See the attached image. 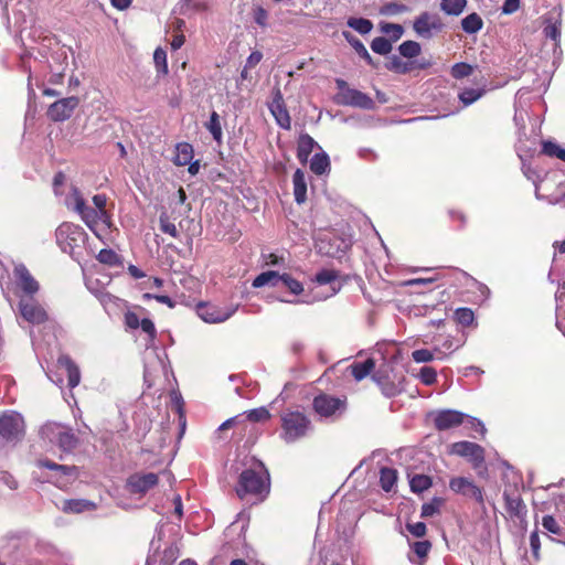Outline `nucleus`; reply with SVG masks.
<instances>
[{"label": "nucleus", "mask_w": 565, "mask_h": 565, "mask_svg": "<svg viewBox=\"0 0 565 565\" xmlns=\"http://www.w3.org/2000/svg\"><path fill=\"white\" fill-rule=\"evenodd\" d=\"M139 328L142 330V332L146 333L145 347L146 348L153 347V342H154V339L157 335V330H156L153 321L149 318H143V319H141Z\"/></svg>", "instance_id": "obj_44"}, {"label": "nucleus", "mask_w": 565, "mask_h": 565, "mask_svg": "<svg viewBox=\"0 0 565 565\" xmlns=\"http://www.w3.org/2000/svg\"><path fill=\"white\" fill-rule=\"evenodd\" d=\"M556 300V326L565 335V280L555 294Z\"/></svg>", "instance_id": "obj_30"}, {"label": "nucleus", "mask_w": 565, "mask_h": 565, "mask_svg": "<svg viewBox=\"0 0 565 565\" xmlns=\"http://www.w3.org/2000/svg\"><path fill=\"white\" fill-rule=\"evenodd\" d=\"M78 439L68 427H64L56 446L63 451H72L77 446Z\"/></svg>", "instance_id": "obj_38"}, {"label": "nucleus", "mask_w": 565, "mask_h": 565, "mask_svg": "<svg viewBox=\"0 0 565 565\" xmlns=\"http://www.w3.org/2000/svg\"><path fill=\"white\" fill-rule=\"evenodd\" d=\"M467 6V0H441L440 9L448 15H459Z\"/></svg>", "instance_id": "obj_42"}, {"label": "nucleus", "mask_w": 565, "mask_h": 565, "mask_svg": "<svg viewBox=\"0 0 565 565\" xmlns=\"http://www.w3.org/2000/svg\"><path fill=\"white\" fill-rule=\"evenodd\" d=\"M381 31L391 36L392 41H397L402 38L404 29L401 24L382 23Z\"/></svg>", "instance_id": "obj_56"}, {"label": "nucleus", "mask_w": 565, "mask_h": 565, "mask_svg": "<svg viewBox=\"0 0 565 565\" xmlns=\"http://www.w3.org/2000/svg\"><path fill=\"white\" fill-rule=\"evenodd\" d=\"M412 359L416 363H428L435 360V353L428 349H418L412 352Z\"/></svg>", "instance_id": "obj_59"}, {"label": "nucleus", "mask_w": 565, "mask_h": 565, "mask_svg": "<svg viewBox=\"0 0 565 565\" xmlns=\"http://www.w3.org/2000/svg\"><path fill=\"white\" fill-rule=\"evenodd\" d=\"M338 278V273L333 269H322L317 273L315 280L319 285H328L333 282Z\"/></svg>", "instance_id": "obj_60"}, {"label": "nucleus", "mask_w": 565, "mask_h": 565, "mask_svg": "<svg viewBox=\"0 0 565 565\" xmlns=\"http://www.w3.org/2000/svg\"><path fill=\"white\" fill-rule=\"evenodd\" d=\"M253 18H254L255 23L257 25H259L260 28L265 29L268 26L269 14H268V11L266 9H264L263 7L255 6L253 8Z\"/></svg>", "instance_id": "obj_58"}, {"label": "nucleus", "mask_w": 565, "mask_h": 565, "mask_svg": "<svg viewBox=\"0 0 565 565\" xmlns=\"http://www.w3.org/2000/svg\"><path fill=\"white\" fill-rule=\"evenodd\" d=\"M312 408L321 419L334 422L347 412V396H334L327 393H319L313 397Z\"/></svg>", "instance_id": "obj_3"}, {"label": "nucleus", "mask_w": 565, "mask_h": 565, "mask_svg": "<svg viewBox=\"0 0 565 565\" xmlns=\"http://www.w3.org/2000/svg\"><path fill=\"white\" fill-rule=\"evenodd\" d=\"M280 287L287 288L292 295H300L303 291L302 284L286 273L281 274Z\"/></svg>", "instance_id": "obj_51"}, {"label": "nucleus", "mask_w": 565, "mask_h": 565, "mask_svg": "<svg viewBox=\"0 0 565 565\" xmlns=\"http://www.w3.org/2000/svg\"><path fill=\"white\" fill-rule=\"evenodd\" d=\"M18 309L20 316L32 324H41L49 319L45 308L34 297H20Z\"/></svg>", "instance_id": "obj_10"}, {"label": "nucleus", "mask_w": 565, "mask_h": 565, "mask_svg": "<svg viewBox=\"0 0 565 565\" xmlns=\"http://www.w3.org/2000/svg\"><path fill=\"white\" fill-rule=\"evenodd\" d=\"M444 500L441 498H434L430 502L424 503L422 505L420 515L423 518H429L439 512L440 507L443 505Z\"/></svg>", "instance_id": "obj_55"}, {"label": "nucleus", "mask_w": 565, "mask_h": 565, "mask_svg": "<svg viewBox=\"0 0 565 565\" xmlns=\"http://www.w3.org/2000/svg\"><path fill=\"white\" fill-rule=\"evenodd\" d=\"M294 195L298 204H302L307 200V182L302 170L297 169L292 175Z\"/></svg>", "instance_id": "obj_28"}, {"label": "nucleus", "mask_w": 565, "mask_h": 565, "mask_svg": "<svg viewBox=\"0 0 565 565\" xmlns=\"http://www.w3.org/2000/svg\"><path fill=\"white\" fill-rule=\"evenodd\" d=\"M561 11L557 9L550 11L544 18L543 33L545 38L551 39L557 43L561 39Z\"/></svg>", "instance_id": "obj_22"}, {"label": "nucleus", "mask_w": 565, "mask_h": 565, "mask_svg": "<svg viewBox=\"0 0 565 565\" xmlns=\"http://www.w3.org/2000/svg\"><path fill=\"white\" fill-rule=\"evenodd\" d=\"M97 259L99 263L108 266H117L121 264L120 256L113 249H102L97 255Z\"/></svg>", "instance_id": "obj_52"}, {"label": "nucleus", "mask_w": 565, "mask_h": 565, "mask_svg": "<svg viewBox=\"0 0 565 565\" xmlns=\"http://www.w3.org/2000/svg\"><path fill=\"white\" fill-rule=\"evenodd\" d=\"M61 509L65 513H82L95 510L96 504L93 501L85 499H70L63 502Z\"/></svg>", "instance_id": "obj_29"}, {"label": "nucleus", "mask_w": 565, "mask_h": 565, "mask_svg": "<svg viewBox=\"0 0 565 565\" xmlns=\"http://www.w3.org/2000/svg\"><path fill=\"white\" fill-rule=\"evenodd\" d=\"M467 414L456 409H441L434 415V425L438 430H448L465 423Z\"/></svg>", "instance_id": "obj_16"}, {"label": "nucleus", "mask_w": 565, "mask_h": 565, "mask_svg": "<svg viewBox=\"0 0 565 565\" xmlns=\"http://www.w3.org/2000/svg\"><path fill=\"white\" fill-rule=\"evenodd\" d=\"M444 28L440 17L428 11L422 12L413 23L415 33L423 39H431L435 33Z\"/></svg>", "instance_id": "obj_11"}, {"label": "nucleus", "mask_w": 565, "mask_h": 565, "mask_svg": "<svg viewBox=\"0 0 565 565\" xmlns=\"http://www.w3.org/2000/svg\"><path fill=\"white\" fill-rule=\"evenodd\" d=\"M375 367L373 359H366L363 362H353L347 367V372L350 373L356 382L364 380Z\"/></svg>", "instance_id": "obj_27"}, {"label": "nucleus", "mask_w": 565, "mask_h": 565, "mask_svg": "<svg viewBox=\"0 0 565 565\" xmlns=\"http://www.w3.org/2000/svg\"><path fill=\"white\" fill-rule=\"evenodd\" d=\"M56 243L63 253L71 256L76 254L86 239V233L82 226L64 222L55 231Z\"/></svg>", "instance_id": "obj_4"}, {"label": "nucleus", "mask_w": 565, "mask_h": 565, "mask_svg": "<svg viewBox=\"0 0 565 565\" xmlns=\"http://www.w3.org/2000/svg\"><path fill=\"white\" fill-rule=\"evenodd\" d=\"M431 486V479L425 475H415L409 479L411 490L415 493H420Z\"/></svg>", "instance_id": "obj_45"}, {"label": "nucleus", "mask_w": 565, "mask_h": 565, "mask_svg": "<svg viewBox=\"0 0 565 565\" xmlns=\"http://www.w3.org/2000/svg\"><path fill=\"white\" fill-rule=\"evenodd\" d=\"M24 435V422L17 412H4L0 415V438L8 443H17Z\"/></svg>", "instance_id": "obj_8"}, {"label": "nucleus", "mask_w": 565, "mask_h": 565, "mask_svg": "<svg viewBox=\"0 0 565 565\" xmlns=\"http://www.w3.org/2000/svg\"><path fill=\"white\" fill-rule=\"evenodd\" d=\"M269 110L271 115L275 117V120L280 128L286 130L290 129L291 119L285 106L282 94L279 89L276 90L273 100L269 104Z\"/></svg>", "instance_id": "obj_20"}, {"label": "nucleus", "mask_w": 565, "mask_h": 565, "mask_svg": "<svg viewBox=\"0 0 565 565\" xmlns=\"http://www.w3.org/2000/svg\"><path fill=\"white\" fill-rule=\"evenodd\" d=\"M449 488L456 493L475 499L481 505L484 503L482 489L465 477L452 478Z\"/></svg>", "instance_id": "obj_13"}, {"label": "nucleus", "mask_w": 565, "mask_h": 565, "mask_svg": "<svg viewBox=\"0 0 565 565\" xmlns=\"http://www.w3.org/2000/svg\"><path fill=\"white\" fill-rule=\"evenodd\" d=\"M270 418V413L266 407H258L247 413V419L254 423L265 422Z\"/></svg>", "instance_id": "obj_61"}, {"label": "nucleus", "mask_w": 565, "mask_h": 565, "mask_svg": "<svg viewBox=\"0 0 565 565\" xmlns=\"http://www.w3.org/2000/svg\"><path fill=\"white\" fill-rule=\"evenodd\" d=\"M347 24L362 35L369 34L373 29L372 21L364 18H349Z\"/></svg>", "instance_id": "obj_43"}, {"label": "nucleus", "mask_w": 565, "mask_h": 565, "mask_svg": "<svg viewBox=\"0 0 565 565\" xmlns=\"http://www.w3.org/2000/svg\"><path fill=\"white\" fill-rule=\"evenodd\" d=\"M316 147H319L315 139L308 134L300 135L297 148V158L300 162L308 161L309 156Z\"/></svg>", "instance_id": "obj_31"}, {"label": "nucleus", "mask_w": 565, "mask_h": 565, "mask_svg": "<svg viewBox=\"0 0 565 565\" xmlns=\"http://www.w3.org/2000/svg\"><path fill=\"white\" fill-rule=\"evenodd\" d=\"M64 204L68 210L76 212L83 221V215L86 213L87 204L77 186H71L70 192L65 196Z\"/></svg>", "instance_id": "obj_24"}, {"label": "nucleus", "mask_w": 565, "mask_h": 565, "mask_svg": "<svg viewBox=\"0 0 565 565\" xmlns=\"http://www.w3.org/2000/svg\"><path fill=\"white\" fill-rule=\"evenodd\" d=\"M483 26V21L478 13H470L461 20V28L468 34L479 32Z\"/></svg>", "instance_id": "obj_39"}, {"label": "nucleus", "mask_w": 565, "mask_h": 565, "mask_svg": "<svg viewBox=\"0 0 565 565\" xmlns=\"http://www.w3.org/2000/svg\"><path fill=\"white\" fill-rule=\"evenodd\" d=\"M160 231L164 234L170 235L173 238L179 237V231L174 223H172L166 212H162L159 216Z\"/></svg>", "instance_id": "obj_50"}, {"label": "nucleus", "mask_w": 565, "mask_h": 565, "mask_svg": "<svg viewBox=\"0 0 565 565\" xmlns=\"http://www.w3.org/2000/svg\"><path fill=\"white\" fill-rule=\"evenodd\" d=\"M280 279H281V275L278 271L267 270V271H263L258 276H256L252 282V286L254 288H262L265 286L279 288Z\"/></svg>", "instance_id": "obj_32"}, {"label": "nucleus", "mask_w": 565, "mask_h": 565, "mask_svg": "<svg viewBox=\"0 0 565 565\" xmlns=\"http://www.w3.org/2000/svg\"><path fill=\"white\" fill-rule=\"evenodd\" d=\"M542 526L553 541L565 544V495L556 502L554 514L543 516Z\"/></svg>", "instance_id": "obj_7"}, {"label": "nucleus", "mask_w": 565, "mask_h": 565, "mask_svg": "<svg viewBox=\"0 0 565 565\" xmlns=\"http://www.w3.org/2000/svg\"><path fill=\"white\" fill-rule=\"evenodd\" d=\"M455 318L461 326L469 327L473 323L475 313L470 308H458L455 311Z\"/></svg>", "instance_id": "obj_54"}, {"label": "nucleus", "mask_w": 565, "mask_h": 565, "mask_svg": "<svg viewBox=\"0 0 565 565\" xmlns=\"http://www.w3.org/2000/svg\"><path fill=\"white\" fill-rule=\"evenodd\" d=\"M417 377L424 385L430 386L437 382V371L431 366H423L419 370Z\"/></svg>", "instance_id": "obj_53"}, {"label": "nucleus", "mask_w": 565, "mask_h": 565, "mask_svg": "<svg viewBox=\"0 0 565 565\" xmlns=\"http://www.w3.org/2000/svg\"><path fill=\"white\" fill-rule=\"evenodd\" d=\"M409 533L416 537H423L426 534L427 527L424 522L408 523L406 525Z\"/></svg>", "instance_id": "obj_64"}, {"label": "nucleus", "mask_w": 565, "mask_h": 565, "mask_svg": "<svg viewBox=\"0 0 565 565\" xmlns=\"http://www.w3.org/2000/svg\"><path fill=\"white\" fill-rule=\"evenodd\" d=\"M92 201L94 207L87 205L86 213L83 215V222L96 236H99L96 230L98 224H104L106 227L111 225L110 215L106 210L107 196L105 194H95Z\"/></svg>", "instance_id": "obj_6"}, {"label": "nucleus", "mask_w": 565, "mask_h": 565, "mask_svg": "<svg viewBox=\"0 0 565 565\" xmlns=\"http://www.w3.org/2000/svg\"><path fill=\"white\" fill-rule=\"evenodd\" d=\"M542 152L545 156H548L551 158H557L565 162V149L561 148L557 143L553 141H543L542 143Z\"/></svg>", "instance_id": "obj_46"}, {"label": "nucleus", "mask_w": 565, "mask_h": 565, "mask_svg": "<svg viewBox=\"0 0 565 565\" xmlns=\"http://www.w3.org/2000/svg\"><path fill=\"white\" fill-rule=\"evenodd\" d=\"M342 35L345 39V41L354 49L355 53L361 58H363L367 65H370L374 68L377 67V64L374 62L373 57L370 55L365 45L355 35H353L349 31H343Z\"/></svg>", "instance_id": "obj_25"}, {"label": "nucleus", "mask_w": 565, "mask_h": 565, "mask_svg": "<svg viewBox=\"0 0 565 565\" xmlns=\"http://www.w3.org/2000/svg\"><path fill=\"white\" fill-rule=\"evenodd\" d=\"M235 311L236 307L227 309L207 305L198 307L199 317L206 323H222L230 319Z\"/></svg>", "instance_id": "obj_19"}, {"label": "nucleus", "mask_w": 565, "mask_h": 565, "mask_svg": "<svg viewBox=\"0 0 565 565\" xmlns=\"http://www.w3.org/2000/svg\"><path fill=\"white\" fill-rule=\"evenodd\" d=\"M36 466L53 471L52 481L58 488L66 487L78 477L77 467L75 466L58 465L49 459H39Z\"/></svg>", "instance_id": "obj_9"}, {"label": "nucleus", "mask_w": 565, "mask_h": 565, "mask_svg": "<svg viewBox=\"0 0 565 565\" xmlns=\"http://www.w3.org/2000/svg\"><path fill=\"white\" fill-rule=\"evenodd\" d=\"M79 99L76 96L61 98L50 105L47 109V117L53 121L67 120L78 106Z\"/></svg>", "instance_id": "obj_12"}, {"label": "nucleus", "mask_w": 565, "mask_h": 565, "mask_svg": "<svg viewBox=\"0 0 565 565\" xmlns=\"http://www.w3.org/2000/svg\"><path fill=\"white\" fill-rule=\"evenodd\" d=\"M13 273L17 285L22 291L20 297H33L39 291V282L34 279V277L24 265H17Z\"/></svg>", "instance_id": "obj_17"}, {"label": "nucleus", "mask_w": 565, "mask_h": 565, "mask_svg": "<svg viewBox=\"0 0 565 565\" xmlns=\"http://www.w3.org/2000/svg\"><path fill=\"white\" fill-rule=\"evenodd\" d=\"M269 487L268 470L262 461L253 459L239 475L236 493L241 499L252 495L263 500L269 493Z\"/></svg>", "instance_id": "obj_1"}, {"label": "nucleus", "mask_w": 565, "mask_h": 565, "mask_svg": "<svg viewBox=\"0 0 565 565\" xmlns=\"http://www.w3.org/2000/svg\"><path fill=\"white\" fill-rule=\"evenodd\" d=\"M205 128L211 132L213 139L221 143L223 138V131L220 120V115L216 111H212L209 121L205 124Z\"/></svg>", "instance_id": "obj_41"}, {"label": "nucleus", "mask_w": 565, "mask_h": 565, "mask_svg": "<svg viewBox=\"0 0 565 565\" xmlns=\"http://www.w3.org/2000/svg\"><path fill=\"white\" fill-rule=\"evenodd\" d=\"M153 62L159 75L164 76L168 74L167 52L163 49H156L153 53Z\"/></svg>", "instance_id": "obj_48"}, {"label": "nucleus", "mask_w": 565, "mask_h": 565, "mask_svg": "<svg viewBox=\"0 0 565 565\" xmlns=\"http://www.w3.org/2000/svg\"><path fill=\"white\" fill-rule=\"evenodd\" d=\"M159 477L154 472L134 473L127 480L130 493L142 495L158 484Z\"/></svg>", "instance_id": "obj_14"}, {"label": "nucleus", "mask_w": 565, "mask_h": 565, "mask_svg": "<svg viewBox=\"0 0 565 565\" xmlns=\"http://www.w3.org/2000/svg\"><path fill=\"white\" fill-rule=\"evenodd\" d=\"M484 93L486 90L483 88L466 87L458 94V98L465 108L479 100Z\"/></svg>", "instance_id": "obj_36"}, {"label": "nucleus", "mask_w": 565, "mask_h": 565, "mask_svg": "<svg viewBox=\"0 0 565 565\" xmlns=\"http://www.w3.org/2000/svg\"><path fill=\"white\" fill-rule=\"evenodd\" d=\"M57 367L67 375V384L70 388L76 387L81 382V372L78 366L68 355H61L57 359Z\"/></svg>", "instance_id": "obj_23"}, {"label": "nucleus", "mask_w": 565, "mask_h": 565, "mask_svg": "<svg viewBox=\"0 0 565 565\" xmlns=\"http://www.w3.org/2000/svg\"><path fill=\"white\" fill-rule=\"evenodd\" d=\"M193 159V147L188 142H180L175 146L174 164L183 167L189 164Z\"/></svg>", "instance_id": "obj_35"}, {"label": "nucleus", "mask_w": 565, "mask_h": 565, "mask_svg": "<svg viewBox=\"0 0 565 565\" xmlns=\"http://www.w3.org/2000/svg\"><path fill=\"white\" fill-rule=\"evenodd\" d=\"M280 438L287 444H294L305 438L312 430L311 420L299 411H287L281 414Z\"/></svg>", "instance_id": "obj_2"}, {"label": "nucleus", "mask_w": 565, "mask_h": 565, "mask_svg": "<svg viewBox=\"0 0 565 565\" xmlns=\"http://www.w3.org/2000/svg\"><path fill=\"white\" fill-rule=\"evenodd\" d=\"M64 427V425L58 423H46L41 427L40 435L43 440H46L52 445H56Z\"/></svg>", "instance_id": "obj_33"}, {"label": "nucleus", "mask_w": 565, "mask_h": 565, "mask_svg": "<svg viewBox=\"0 0 565 565\" xmlns=\"http://www.w3.org/2000/svg\"><path fill=\"white\" fill-rule=\"evenodd\" d=\"M310 170L317 174L322 175L330 172V159L328 153L324 151H321L319 153H316L310 159Z\"/></svg>", "instance_id": "obj_34"}, {"label": "nucleus", "mask_w": 565, "mask_h": 565, "mask_svg": "<svg viewBox=\"0 0 565 565\" xmlns=\"http://www.w3.org/2000/svg\"><path fill=\"white\" fill-rule=\"evenodd\" d=\"M371 49L376 54L386 55L392 51V42L384 36H377L372 40Z\"/></svg>", "instance_id": "obj_49"}, {"label": "nucleus", "mask_w": 565, "mask_h": 565, "mask_svg": "<svg viewBox=\"0 0 565 565\" xmlns=\"http://www.w3.org/2000/svg\"><path fill=\"white\" fill-rule=\"evenodd\" d=\"M413 552L419 557L424 558L427 556L431 548V544L429 541H417L412 546Z\"/></svg>", "instance_id": "obj_63"}, {"label": "nucleus", "mask_w": 565, "mask_h": 565, "mask_svg": "<svg viewBox=\"0 0 565 565\" xmlns=\"http://www.w3.org/2000/svg\"><path fill=\"white\" fill-rule=\"evenodd\" d=\"M472 70L473 68L470 64L460 62V63H456L455 65H452L450 73L454 78L460 79V78L471 75Z\"/></svg>", "instance_id": "obj_57"}, {"label": "nucleus", "mask_w": 565, "mask_h": 565, "mask_svg": "<svg viewBox=\"0 0 565 565\" xmlns=\"http://www.w3.org/2000/svg\"><path fill=\"white\" fill-rule=\"evenodd\" d=\"M372 379L380 386L383 395L386 397L397 396L404 390V376L394 375L391 377L388 374L377 371Z\"/></svg>", "instance_id": "obj_18"}, {"label": "nucleus", "mask_w": 565, "mask_h": 565, "mask_svg": "<svg viewBox=\"0 0 565 565\" xmlns=\"http://www.w3.org/2000/svg\"><path fill=\"white\" fill-rule=\"evenodd\" d=\"M451 452L469 459L475 467H479L484 461V449L471 441H458L452 444Z\"/></svg>", "instance_id": "obj_15"}, {"label": "nucleus", "mask_w": 565, "mask_h": 565, "mask_svg": "<svg viewBox=\"0 0 565 565\" xmlns=\"http://www.w3.org/2000/svg\"><path fill=\"white\" fill-rule=\"evenodd\" d=\"M397 481V471L393 468L384 467L380 471V484L382 489L390 492Z\"/></svg>", "instance_id": "obj_40"}, {"label": "nucleus", "mask_w": 565, "mask_h": 565, "mask_svg": "<svg viewBox=\"0 0 565 565\" xmlns=\"http://www.w3.org/2000/svg\"><path fill=\"white\" fill-rule=\"evenodd\" d=\"M415 65V62H405L399 56L392 55L390 62L386 63V68L397 74H407Z\"/></svg>", "instance_id": "obj_37"}, {"label": "nucleus", "mask_w": 565, "mask_h": 565, "mask_svg": "<svg viewBox=\"0 0 565 565\" xmlns=\"http://www.w3.org/2000/svg\"><path fill=\"white\" fill-rule=\"evenodd\" d=\"M338 105L351 106L365 110H370L375 107L374 100L369 95L355 88L347 90V94Z\"/></svg>", "instance_id": "obj_21"}, {"label": "nucleus", "mask_w": 565, "mask_h": 565, "mask_svg": "<svg viewBox=\"0 0 565 565\" xmlns=\"http://www.w3.org/2000/svg\"><path fill=\"white\" fill-rule=\"evenodd\" d=\"M406 11H408V8L405 4H399L396 2L386 3L380 10L381 14L384 15H395Z\"/></svg>", "instance_id": "obj_62"}, {"label": "nucleus", "mask_w": 565, "mask_h": 565, "mask_svg": "<svg viewBox=\"0 0 565 565\" xmlns=\"http://www.w3.org/2000/svg\"><path fill=\"white\" fill-rule=\"evenodd\" d=\"M398 51L402 56L406 58H413L420 54L422 47L418 42L405 41L398 46Z\"/></svg>", "instance_id": "obj_47"}, {"label": "nucleus", "mask_w": 565, "mask_h": 565, "mask_svg": "<svg viewBox=\"0 0 565 565\" xmlns=\"http://www.w3.org/2000/svg\"><path fill=\"white\" fill-rule=\"evenodd\" d=\"M530 90L527 88H521L515 94V102H514V122L516 126L521 127L522 129L525 128V117L527 116V111L523 106V103L526 99V96L529 95Z\"/></svg>", "instance_id": "obj_26"}, {"label": "nucleus", "mask_w": 565, "mask_h": 565, "mask_svg": "<svg viewBox=\"0 0 565 565\" xmlns=\"http://www.w3.org/2000/svg\"><path fill=\"white\" fill-rule=\"evenodd\" d=\"M504 508L507 519L519 523L521 527L526 525L527 509L521 498V493L516 483L505 486L503 490Z\"/></svg>", "instance_id": "obj_5"}]
</instances>
